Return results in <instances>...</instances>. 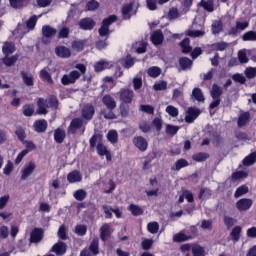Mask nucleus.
<instances>
[{
  "instance_id": "1",
  "label": "nucleus",
  "mask_w": 256,
  "mask_h": 256,
  "mask_svg": "<svg viewBox=\"0 0 256 256\" xmlns=\"http://www.w3.org/2000/svg\"><path fill=\"white\" fill-rule=\"evenodd\" d=\"M77 70H72L69 74H65L61 78L62 85H73V83H77V80L80 79L82 75L87 73V67L85 64H76L74 66Z\"/></svg>"
},
{
  "instance_id": "2",
  "label": "nucleus",
  "mask_w": 256,
  "mask_h": 256,
  "mask_svg": "<svg viewBox=\"0 0 256 256\" xmlns=\"http://www.w3.org/2000/svg\"><path fill=\"white\" fill-rule=\"evenodd\" d=\"M37 107L38 115H47L49 113L47 109H57V107H59V100H57L55 96H49L46 99L39 98Z\"/></svg>"
},
{
  "instance_id": "3",
  "label": "nucleus",
  "mask_w": 256,
  "mask_h": 256,
  "mask_svg": "<svg viewBox=\"0 0 256 256\" xmlns=\"http://www.w3.org/2000/svg\"><path fill=\"white\" fill-rule=\"evenodd\" d=\"M221 95H223V88L217 84H213L210 90L212 102L209 105V109H216L218 105H221Z\"/></svg>"
},
{
  "instance_id": "4",
  "label": "nucleus",
  "mask_w": 256,
  "mask_h": 256,
  "mask_svg": "<svg viewBox=\"0 0 256 256\" xmlns=\"http://www.w3.org/2000/svg\"><path fill=\"white\" fill-rule=\"evenodd\" d=\"M115 21H117V16H115V15L109 16L108 18L104 19L102 22V26L98 31L99 36L107 37V35L109 34V26L112 23H115Z\"/></svg>"
},
{
  "instance_id": "5",
  "label": "nucleus",
  "mask_w": 256,
  "mask_h": 256,
  "mask_svg": "<svg viewBox=\"0 0 256 256\" xmlns=\"http://www.w3.org/2000/svg\"><path fill=\"white\" fill-rule=\"evenodd\" d=\"M83 125H85L83 118H74L68 127V133L75 135L79 129H82L83 133L85 131V127Z\"/></svg>"
},
{
  "instance_id": "6",
  "label": "nucleus",
  "mask_w": 256,
  "mask_h": 256,
  "mask_svg": "<svg viewBox=\"0 0 256 256\" xmlns=\"http://www.w3.org/2000/svg\"><path fill=\"white\" fill-rule=\"evenodd\" d=\"M42 35L44 37V43H51V39L57 35V29L49 25H45L42 27Z\"/></svg>"
},
{
  "instance_id": "7",
  "label": "nucleus",
  "mask_w": 256,
  "mask_h": 256,
  "mask_svg": "<svg viewBox=\"0 0 256 256\" xmlns=\"http://www.w3.org/2000/svg\"><path fill=\"white\" fill-rule=\"evenodd\" d=\"M133 96H134L133 90L123 88L119 91V98H120V101H122V103H126V104L133 103Z\"/></svg>"
},
{
  "instance_id": "8",
  "label": "nucleus",
  "mask_w": 256,
  "mask_h": 256,
  "mask_svg": "<svg viewBox=\"0 0 256 256\" xmlns=\"http://www.w3.org/2000/svg\"><path fill=\"white\" fill-rule=\"evenodd\" d=\"M251 207H253V200L249 198H242L236 203L238 211H249Z\"/></svg>"
},
{
  "instance_id": "9",
  "label": "nucleus",
  "mask_w": 256,
  "mask_h": 256,
  "mask_svg": "<svg viewBox=\"0 0 256 256\" xmlns=\"http://www.w3.org/2000/svg\"><path fill=\"white\" fill-rule=\"evenodd\" d=\"M50 252L55 253L56 256H63L67 253V244L59 241L52 246Z\"/></svg>"
},
{
  "instance_id": "10",
  "label": "nucleus",
  "mask_w": 256,
  "mask_h": 256,
  "mask_svg": "<svg viewBox=\"0 0 256 256\" xmlns=\"http://www.w3.org/2000/svg\"><path fill=\"white\" fill-rule=\"evenodd\" d=\"M95 115V107L92 104H86L82 107V117L86 121H91Z\"/></svg>"
},
{
  "instance_id": "11",
  "label": "nucleus",
  "mask_w": 256,
  "mask_h": 256,
  "mask_svg": "<svg viewBox=\"0 0 256 256\" xmlns=\"http://www.w3.org/2000/svg\"><path fill=\"white\" fill-rule=\"evenodd\" d=\"M248 27H249L248 21H244V22L237 21L236 26L230 29L229 35L237 36L239 35V33H241V31H245V29H247Z\"/></svg>"
},
{
  "instance_id": "12",
  "label": "nucleus",
  "mask_w": 256,
  "mask_h": 256,
  "mask_svg": "<svg viewBox=\"0 0 256 256\" xmlns=\"http://www.w3.org/2000/svg\"><path fill=\"white\" fill-rule=\"evenodd\" d=\"M201 115V110L197 108H188L185 116L186 123H193Z\"/></svg>"
},
{
  "instance_id": "13",
  "label": "nucleus",
  "mask_w": 256,
  "mask_h": 256,
  "mask_svg": "<svg viewBox=\"0 0 256 256\" xmlns=\"http://www.w3.org/2000/svg\"><path fill=\"white\" fill-rule=\"evenodd\" d=\"M133 145L136 149H139V151H147V140L143 136L134 137Z\"/></svg>"
},
{
  "instance_id": "14",
  "label": "nucleus",
  "mask_w": 256,
  "mask_h": 256,
  "mask_svg": "<svg viewBox=\"0 0 256 256\" xmlns=\"http://www.w3.org/2000/svg\"><path fill=\"white\" fill-rule=\"evenodd\" d=\"M78 25L80 29H83L84 31H91V29L95 27V21L91 18H84L79 21Z\"/></svg>"
},
{
  "instance_id": "15",
  "label": "nucleus",
  "mask_w": 256,
  "mask_h": 256,
  "mask_svg": "<svg viewBox=\"0 0 256 256\" xmlns=\"http://www.w3.org/2000/svg\"><path fill=\"white\" fill-rule=\"evenodd\" d=\"M55 53L57 57H60L61 59H69V57H71V50L65 46L56 47Z\"/></svg>"
},
{
  "instance_id": "16",
  "label": "nucleus",
  "mask_w": 256,
  "mask_h": 256,
  "mask_svg": "<svg viewBox=\"0 0 256 256\" xmlns=\"http://www.w3.org/2000/svg\"><path fill=\"white\" fill-rule=\"evenodd\" d=\"M35 162H29L28 165L22 170V181H25L28 177H30L33 174V171H35Z\"/></svg>"
},
{
  "instance_id": "17",
  "label": "nucleus",
  "mask_w": 256,
  "mask_h": 256,
  "mask_svg": "<svg viewBox=\"0 0 256 256\" xmlns=\"http://www.w3.org/2000/svg\"><path fill=\"white\" fill-rule=\"evenodd\" d=\"M43 239V230L35 228L30 234V243H39Z\"/></svg>"
},
{
  "instance_id": "18",
  "label": "nucleus",
  "mask_w": 256,
  "mask_h": 256,
  "mask_svg": "<svg viewBox=\"0 0 256 256\" xmlns=\"http://www.w3.org/2000/svg\"><path fill=\"white\" fill-rule=\"evenodd\" d=\"M102 103L107 109H116L117 107V102L115 101V98H113L111 95L103 96Z\"/></svg>"
},
{
  "instance_id": "19",
  "label": "nucleus",
  "mask_w": 256,
  "mask_h": 256,
  "mask_svg": "<svg viewBox=\"0 0 256 256\" xmlns=\"http://www.w3.org/2000/svg\"><path fill=\"white\" fill-rule=\"evenodd\" d=\"M82 180L83 176L81 175V172L77 170L72 171L67 175V181L70 183H81Z\"/></svg>"
},
{
  "instance_id": "20",
  "label": "nucleus",
  "mask_w": 256,
  "mask_h": 256,
  "mask_svg": "<svg viewBox=\"0 0 256 256\" xmlns=\"http://www.w3.org/2000/svg\"><path fill=\"white\" fill-rule=\"evenodd\" d=\"M165 37L163 36V32L161 30H156L151 35V41L153 45H161Z\"/></svg>"
},
{
  "instance_id": "21",
  "label": "nucleus",
  "mask_w": 256,
  "mask_h": 256,
  "mask_svg": "<svg viewBox=\"0 0 256 256\" xmlns=\"http://www.w3.org/2000/svg\"><path fill=\"white\" fill-rule=\"evenodd\" d=\"M36 133H45V131H47V121L45 119L42 120H37L36 122H34L33 125Z\"/></svg>"
},
{
  "instance_id": "22",
  "label": "nucleus",
  "mask_w": 256,
  "mask_h": 256,
  "mask_svg": "<svg viewBox=\"0 0 256 256\" xmlns=\"http://www.w3.org/2000/svg\"><path fill=\"white\" fill-rule=\"evenodd\" d=\"M100 231L102 241H107L111 237V226L109 224H103Z\"/></svg>"
},
{
  "instance_id": "23",
  "label": "nucleus",
  "mask_w": 256,
  "mask_h": 256,
  "mask_svg": "<svg viewBox=\"0 0 256 256\" xmlns=\"http://www.w3.org/2000/svg\"><path fill=\"white\" fill-rule=\"evenodd\" d=\"M86 249L94 256L99 255V238H94Z\"/></svg>"
},
{
  "instance_id": "24",
  "label": "nucleus",
  "mask_w": 256,
  "mask_h": 256,
  "mask_svg": "<svg viewBox=\"0 0 256 256\" xmlns=\"http://www.w3.org/2000/svg\"><path fill=\"white\" fill-rule=\"evenodd\" d=\"M133 5L134 3L133 2H130L128 4H125L123 7H122V16H123V19H131V13L133 11Z\"/></svg>"
},
{
  "instance_id": "25",
  "label": "nucleus",
  "mask_w": 256,
  "mask_h": 256,
  "mask_svg": "<svg viewBox=\"0 0 256 256\" xmlns=\"http://www.w3.org/2000/svg\"><path fill=\"white\" fill-rule=\"evenodd\" d=\"M179 65L182 71H187L193 67V61L187 57H182L179 59Z\"/></svg>"
},
{
  "instance_id": "26",
  "label": "nucleus",
  "mask_w": 256,
  "mask_h": 256,
  "mask_svg": "<svg viewBox=\"0 0 256 256\" xmlns=\"http://www.w3.org/2000/svg\"><path fill=\"white\" fill-rule=\"evenodd\" d=\"M212 35H219L223 31V22L221 20H216L212 22L211 25Z\"/></svg>"
},
{
  "instance_id": "27",
  "label": "nucleus",
  "mask_w": 256,
  "mask_h": 256,
  "mask_svg": "<svg viewBox=\"0 0 256 256\" xmlns=\"http://www.w3.org/2000/svg\"><path fill=\"white\" fill-rule=\"evenodd\" d=\"M162 73V70L158 66H151L147 69V75L148 77H152V79H157Z\"/></svg>"
},
{
  "instance_id": "28",
  "label": "nucleus",
  "mask_w": 256,
  "mask_h": 256,
  "mask_svg": "<svg viewBox=\"0 0 256 256\" xmlns=\"http://www.w3.org/2000/svg\"><path fill=\"white\" fill-rule=\"evenodd\" d=\"M40 78H42L43 81H46V83H49L50 85L53 84V78L49 73V67H45L40 71Z\"/></svg>"
},
{
  "instance_id": "29",
  "label": "nucleus",
  "mask_w": 256,
  "mask_h": 256,
  "mask_svg": "<svg viewBox=\"0 0 256 256\" xmlns=\"http://www.w3.org/2000/svg\"><path fill=\"white\" fill-rule=\"evenodd\" d=\"M192 97H194L198 103H205V95H203V91H201L200 88H194L192 90Z\"/></svg>"
},
{
  "instance_id": "30",
  "label": "nucleus",
  "mask_w": 256,
  "mask_h": 256,
  "mask_svg": "<svg viewBox=\"0 0 256 256\" xmlns=\"http://www.w3.org/2000/svg\"><path fill=\"white\" fill-rule=\"evenodd\" d=\"M249 119H251V114L249 112L240 114L238 118V127H245V125L249 123Z\"/></svg>"
},
{
  "instance_id": "31",
  "label": "nucleus",
  "mask_w": 256,
  "mask_h": 256,
  "mask_svg": "<svg viewBox=\"0 0 256 256\" xmlns=\"http://www.w3.org/2000/svg\"><path fill=\"white\" fill-rule=\"evenodd\" d=\"M65 137V130L58 128L54 131V141H56V143H63Z\"/></svg>"
},
{
  "instance_id": "32",
  "label": "nucleus",
  "mask_w": 256,
  "mask_h": 256,
  "mask_svg": "<svg viewBox=\"0 0 256 256\" xmlns=\"http://www.w3.org/2000/svg\"><path fill=\"white\" fill-rule=\"evenodd\" d=\"M180 47L182 49V53H191V51H193L189 38H185L184 40H182L180 42Z\"/></svg>"
},
{
  "instance_id": "33",
  "label": "nucleus",
  "mask_w": 256,
  "mask_h": 256,
  "mask_svg": "<svg viewBox=\"0 0 256 256\" xmlns=\"http://www.w3.org/2000/svg\"><path fill=\"white\" fill-rule=\"evenodd\" d=\"M128 211H130V213H132L134 217H139V215H143V208L135 204H130L128 207Z\"/></svg>"
},
{
  "instance_id": "34",
  "label": "nucleus",
  "mask_w": 256,
  "mask_h": 256,
  "mask_svg": "<svg viewBox=\"0 0 256 256\" xmlns=\"http://www.w3.org/2000/svg\"><path fill=\"white\" fill-rule=\"evenodd\" d=\"M213 0H202L200 2V7H203V9H205V11H208V13H213V11H215V9L213 8Z\"/></svg>"
},
{
  "instance_id": "35",
  "label": "nucleus",
  "mask_w": 256,
  "mask_h": 256,
  "mask_svg": "<svg viewBox=\"0 0 256 256\" xmlns=\"http://www.w3.org/2000/svg\"><path fill=\"white\" fill-rule=\"evenodd\" d=\"M256 163V152H252L250 155L246 156L243 160V165L249 167Z\"/></svg>"
},
{
  "instance_id": "36",
  "label": "nucleus",
  "mask_w": 256,
  "mask_h": 256,
  "mask_svg": "<svg viewBox=\"0 0 256 256\" xmlns=\"http://www.w3.org/2000/svg\"><path fill=\"white\" fill-rule=\"evenodd\" d=\"M193 161H197L198 163H201L203 161H207L209 159V154L207 152H199L197 154H194L192 156Z\"/></svg>"
},
{
  "instance_id": "37",
  "label": "nucleus",
  "mask_w": 256,
  "mask_h": 256,
  "mask_svg": "<svg viewBox=\"0 0 256 256\" xmlns=\"http://www.w3.org/2000/svg\"><path fill=\"white\" fill-rule=\"evenodd\" d=\"M111 65L105 60H100L94 65V69L97 72L103 71V69H109Z\"/></svg>"
},
{
  "instance_id": "38",
  "label": "nucleus",
  "mask_w": 256,
  "mask_h": 256,
  "mask_svg": "<svg viewBox=\"0 0 256 256\" xmlns=\"http://www.w3.org/2000/svg\"><path fill=\"white\" fill-rule=\"evenodd\" d=\"M2 51L4 55L9 56L11 53L15 52V45L13 43L5 42L4 46L2 47Z\"/></svg>"
},
{
  "instance_id": "39",
  "label": "nucleus",
  "mask_w": 256,
  "mask_h": 256,
  "mask_svg": "<svg viewBox=\"0 0 256 256\" xmlns=\"http://www.w3.org/2000/svg\"><path fill=\"white\" fill-rule=\"evenodd\" d=\"M183 167H189V162H187V160L185 159H179L175 165L172 167L173 171H181V169H183Z\"/></svg>"
},
{
  "instance_id": "40",
  "label": "nucleus",
  "mask_w": 256,
  "mask_h": 256,
  "mask_svg": "<svg viewBox=\"0 0 256 256\" xmlns=\"http://www.w3.org/2000/svg\"><path fill=\"white\" fill-rule=\"evenodd\" d=\"M73 197L76 201H85V199H87V192L83 189H79L74 192Z\"/></svg>"
},
{
  "instance_id": "41",
  "label": "nucleus",
  "mask_w": 256,
  "mask_h": 256,
  "mask_svg": "<svg viewBox=\"0 0 256 256\" xmlns=\"http://www.w3.org/2000/svg\"><path fill=\"white\" fill-rule=\"evenodd\" d=\"M21 75H22V79H23L25 85H27V87H33V85H34L33 76L31 74H27L25 72H21Z\"/></svg>"
},
{
  "instance_id": "42",
  "label": "nucleus",
  "mask_w": 256,
  "mask_h": 256,
  "mask_svg": "<svg viewBox=\"0 0 256 256\" xmlns=\"http://www.w3.org/2000/svg\"><path fill=\"white\" fill-rule=\"evenodd\" d=\"M85 45H87V40H76L72 42V49H75V51H83Z\"/></svg>"
},
{
  "instance_id": "43",
  "label": "nucleus",
  "mask_w": 256,
  "mask_h": 256,
  "mask_svg": "<svg viewBox=\"0 0 256 256\" xmlns=\"http://www.w3.org/2000/svg\"><path fill=\"white\" fill-rule=\"evenodd\" d=\"M107 139L110 141V143L115 145V143L119 141V134L115 130H110L107 134Z\"/></svg>"
},
{
  "instance_id": "44",
  "label": "nucleus",
  "mask_w": 256,
  "mask_h": 256,
  "mask_svg": "<svg viewBox=\"0 0 256 256\" xmlns=\"http://www.w3.org/2000/svg\"><path fill=\"white\" fill-rule=\"evenodd\" d=\"M191 237L187 236L185 233H178L173 236V241L175 243H183V241H189Z\"/></svg>"
},
{
  "instance_id": "45",
  "label": "nucleus",
  "mask_w": 256,
  "mask_h": 256,
  "mask_svg": "<svg viewBox=\"0 0 256 256\" xmlns=\"http://www.w3.org/2000/svg\"><path fill=\"white\" fill-rule=\"evenodd\" d=\"M75 233L79 237H85V235H87V226H85L83 224L76 225Z\"/></svg>"
},
{
  "instance_id": "46",
  "label": "nucleus",
  "mask_w": 256,
  "mask_h": 256,
  "mask_svg": "<svg viewBox=\"0 0 256 256\" xmlns=\"http://www.w3.org/2000/svg\"><path fill=\"white\" fill-rule=\"evenodd\" d=\"M246 193H249V187L242 185L235 191L234 197L236 199H239V197L246 195Z\"/></svg>"
},
{
  "instance_id": "47",
  "label": "nucleus",
  "mask_w": 256,
  "mask_h": 256,
  "mask_svg": "<svg viewBox=\"0 0 256 256\" xmlns=\"http://www.w3.org/2000/svg\"><path fill=\"white\" fill-rule=\"evenodd\" d=\"M101 115H103L104 119H117V116L113 113V109H102Z\"/></svg>"
},
{
  "instance_id": "48",
  "label": "nucleus",
  "mask_w": 256,
  "mask_h": 256,
  "mask_svg": "<svg viewBox=\"0 0 256 256\" xmlns=\"http://www.w3.org/2000/svg\"><path fill=\"white\" fill-rule=\"evenodd\" d=\"M232 241H239L241 239V227L236 226L231 231Z\"/></svg>"
},
{
  "instance_id": "49",
  "label": "nucleus",
  "mask_w": 256,
  "mask_h": 256,
  "mask_svg": "<svg viewBox=\"0 0 256 256\" xmlns=\"http://www.w3.org/2000/svg\"><path fill=\"white\" fill-rule=\"evenodd\" d=\"M154 91H165L167 89V81L161 80L153 85Z\"/></svg>"
},
{
  "instance_id": "50",
  "label": "nucleus",
  "mask_w": 256,
  "mask_h": 256,
  "mask_svg": "<svg viewBox=\"0 0 256 256\" xmlns=\"http://www.w3.org/2000/svg\"><path fill=\"white\" fill-rule=\"evenodd\" d=\"M147 230L149 233H152V235H155L159 232V223L157 222H150L147 225Z\"/></svg>"
},
{
  "instance_id": "51",
  "label": "nucleus",
  "mask_w": 256,
  "mask_h": 256,
  "mask_svg": "<svg viewBox=\"0 0 256 256\" xmlns=\"http://www.w3.org/2000/svg\"><path fill=\"white\" fill-rule=\"evenodd\" d=\"M134 48H135L136 53H138V54L146 53V51H147V43H145V42H138V43L135 44Z\"/></svg>"
},
{
  "instance_id": "52",
  "label": "nucleus",
  "mask_w": 256,
  "mask_h": 256,
  "mask_svg": "<svg viewBox=\"0 0 256 256\" xmlns=\"http://www.w3.org/2000/svg\"><path fill=\"white\" fill-rule=\"evenodd\" d=\"M204 250L203 247L199 245H194L192 247V254H187L186 256H203Z\"/></svg>"
},
{
  "instance_id": "53",
  "label": "nucleus",
  "mask_w": 256,
  "mask_h": 256,
  "mask_svg": "<svg viewBox=\"0 0 256 256\" xmlns=\"http://www.w3.org/2000/svg\"><path fill=\"white\" fill-rule=\"evenodd\" d=\"M242 41H256V32L255 31H248L243 34Z\"/></svg>"
},
{
  "instance_id": "54",
  "label": "nucleus",
  "mask_w": 256,
  "mask_h": 256,
  "mask_svg": "<svg viewBox=\"0 0 256 256\" xmlns=\"http://www.w3.org/2000/svg\"><path fill=\"white\" fill-rule=\"evenodd\" d=\"M165 111H166V113H168V115H170V117H178L179 116V109H177L173 105L167 106Z\"/></svg>"
},
{
  "instance_id": "55",
  "label": "nucleus",
  "mask_w": 256,
  "mask_h": 256,
  "mask_svg": "<svg viewBox=\"0 0 256 256\" xmlns=\"http://www.w3.org/2000/svg\"><path fill=\"white\" fill-rule=\"evenodd\" d=\"M17 59H19L17 56H5L3 63L6 65V67H11V65H15V63H17Z\"/></svg>"
},
{
  "instance_id": "56",
  "label": "nucleus",
  "mask_w": 256,
  "mask_h": 256,
  "mask_svg": "<svg viewBox=\"0 0 256 256\" xmlns=\"http://www.w3.org/2000/svg\"><path fill=\"white\" fill-rule=\"evenodd\" d=\"M96 149H97L98 155H100L101 157L107 155V153L109 152V150H107V147L103 145V143L101 142L97 143Z\"/></svg>"
},
{
  "instance_id": "57",
  "label": "nucleus",
  "mask_w": 256,
  "mask_h": 256,
  "mask_svg": "<svg viewBox=\"0 0 256 256\" xmlns=\"http://www.w3.org/2000/svg\"><path fill=\"white\" fill-rule=\"evenodd\" d=\"M188 37H203L205 35V29L201 30H188L187 32Z\"/></svg>"
},
{
  "instance_id": "58",
  "label": "nucleus",
  "mask_w": 256,
  "mask_h": 256,
  "mask_svg": "<svg viewBox=\"0 0 256 256\" xmlns=\"http://www.w3.org/2000/svg\"><path fill=\"white\" fill-rule=\"evenodd\" d=\"M178 131H179V126H174V125H171V124H168L166 126V133L168 135H172V136L177 135Z\"/></svg>"
},
{
  "instance_id": "59",
  "label": "nucleus",
  "mask_w": 256,
  "mask_h": 256,
  "mask_svg": "<svg viewBox=\"0 0 256 256\" xmlns=\"http://www.w3.org/2000/svg\"><path fill=\"white\" fill-rule=\"evenodd\" d=\"M238 59L240 63H249V58H247V50H240L238 52Z\"/></svg>"
},
{
  "instance_id": "60",
  "label": "nucleus",
  "mask_w": 256,
  "mask_h": 256,
  "mask_svg": "<svg viewBox=\"0 0 256 256\" xmlns=\"http://www.w3.org/2000/svg\"><path fill=\"white\" fill-rule=\"evenodd\" d=\"M209 197H211V190L202 188L199 193V199H209Z\"/></svg>"
},
{
  "instance_id": "61",
  "label": "nucleus",
  "mask_w": 256,
  "mask_h": 256,
  "mask_svg": "<svg viewBox=\"0 0 256 256\" xmlns=\"http://www.w3.org/2000/svg\"><path fill=\"white\" fill-rule=\"evenodd\" d=\"M86 7L88 11H95V9H99V2L97 0H90Z\"/></svg>"
},
{
  "instance_id": "62",
  "label": "nucleus",
  "mask_w": 256,
  "mask_h": 256,
  "mask_svg": "<svg viewBox=\"0 0 256 256\" xmlns=\"http://www.w3.org/2000/svg\"><path fill=\"white\" fill-rule=\"evenodd\" d=\"M35 113V110L33 109V105H24L23 107V114L26 117H31Z\"/></svg>"
},
{
  "instance_id": "63",
  "label": "nucleus",
  "mask_w": 256,
  "mask_h": 256,
  "mask_svg": "<svg viewBox=\"0 0 256 256\" xmlns=\"http://www.w3.org/2000/svg\"><path fill=\"white\" fill-rule=\"evenodd\" d=\"M35 25H37V16H32L29 18V20L26 22V27L30 30L35 29Z\"/></svg>"
},
{
  "instance_id": "64",
  "label": "nucleus",
  "mask_w": 256,
  "mask_h": 256,
  "mask_svg": "<svg viewBox=\"0 0 256 256\" xmlns=\"http://www.w3.org/2000/svg\"><path fill=\"white\" fill-rule=\"evenodd\" d=\"M157 0H146L147 9L149 11H157Z\"/></svg>"
}]
</instances>
